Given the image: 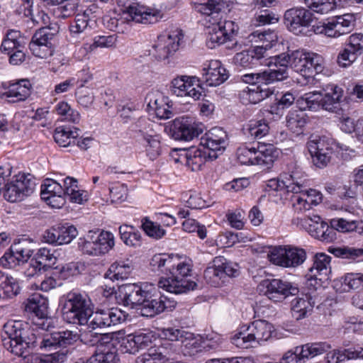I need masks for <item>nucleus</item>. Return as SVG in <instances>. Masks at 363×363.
<instances>
[{"label":"nucleus","instance_id":"46","mask_svg":"<svg viewBox=\"0 0 363 363\" xmlns=\"http://www.w3.org/2000/svg\"><path fill=\"white\" fill-rule=\"evenodd\" d=\"M310 231L312 235L322 241L332 242L336 238V232L325 222H320L318 225H310Z\"/></svg>","mask_w":363,"mask_h":363},{"label":"nucleus","instance_id":"53","mask_svg":"<svg viewBox=\"0 0 363 363\" xmlns=\"http://www.w3.org/2000/svg\"><path fill=\"white\" fill-rule=\"evenodd\" d=\"M23 79H18L15 82H9L3 84V89L0 91V96L11 99L9 100L11 102H16L21 101V82Z\"/></svg>","mask_w":363,"mask_h":363},{"label":"nucleus","instance_id":"5","mask_svg":"<svg viewBox=\"0 0 363 363\" xmlns=\"http://www.w3.org/2000/svg\"><path fill=\"white\" fill-rule=\"evenodd\" d=\"M115 245L114 236L108 232L102 230L99 233L89 230L78 242L79 250L85 255L100 256L108 253Z\"/></svg>","mask_w":363,"mask_h":363},{"label":"nucleus","instance_id":"27","mask_svg":"<svg viewBox=\"0 0 363 363\" xmlns=\"http://www.w3.org/2000/svg\"><path fill=\"white\" fill-rule=\"evenodd\" d=\"M331 257L324 253H317L313 257V264L309 268L306 277L308 280H319L323 281L328 279L330 273Z\"/></svg>","mask_w":363,"mask_h":363},{"label":"nucleus","instance_id":"9","mask_svg":"<svg viewBox=\"0 0 363 363\" xmlns=\"http://www.w3.org/2000/svg\"><path fill=\"white\" fill-rule=\"evenodd\" d=\"M123 18L138 23L152 24L157 23L162 16L161 11L139 1L128 2L123 11Z\"/></svg>","mask_w":363,"mask_h":363},{"label":"nucleus","instance_id":"21","mask_svg":"<svg viewBox=\"0 0 363 363\" xmlns=\"http://www.w3.org/2000/svg\"><path fill=\"white\" fill-rule=\"evenodd\" d=\"M77 234V229L74 225L59 224L48 229L43 238L46 242L57 246L70 243Z\"/></svg>","mask_w":363,"mask_h":363},{"label":"nucleus","instance_id":"15","mask_svg":"<svg viewBox=\"0 0 363 363\" xmlns=\"http://www.w3.org/2000/svg\"><path fill=\"white\" fill-rule=\"evenodd\" d=\"M171 84L172 91L177 96L194 100H198L201 96V88L196 77L182 75L174 78Z\"/></svg>","mask_w":363,"mask_h":363},{"label":"nucleus","instance_id":"42","mask_svg":"<svg viewBox=\"0 0 363 363\" xmlns=\"http://www.w3.org/2000/svg\"><path fill=\"white\" fill-rule=\"evenodd\" d=\"M222 260L220 258L215 257L203 273L206 281L215 287L219 286L224 281L222 277L223 272L219 269L223 264Z\"/></svg>","mask_w":363,"mask_h":363},{"label":"nucleus","instance_id":"59","mask_svg":"<svg viewBox=\"0 0 363 363\" xmlns=\"http://www.w3.org/2000/svg\"><path fill=\"white\" fill-rule=\"evenodd\" d=\"M57 113L62 117V120L77 123L79 121V113L72 109L68 103L60 101L55 106Z\"/></svg>","mask_w":363,"mask_h":363},{"label":"nucleus","instance_id":"29","mask_svg":"<svg viewBox=\"0 0 363 363\" xmlns=\"http://www.w3.org/2000/svg\"><path fill=\"white\" fill-rule=\"evenodd\" d=\"M342 89L335 84H328L323 89L320 101L323 109L330 112H337L340 108V99L342 97Z\"/></svg>","mask_w":363,"mask_h":363},{"label":"nucleus","instance_id":"2","mask_svg":"<svg viewBox=\"0 0 363 363\" xmlns=\"http://www.w3.org/2000/svg\"><path fill=\"white\" fill-rule=\"evenodd\" d=\"M48 300L40 294H33L28 298V303L24 307V317L26 313H30L33 316L32 323L37 328H29L26 331V337H24V343L28 348H35L38 345V339H40L41 331H49L54 328L51 318H47Z\"/></svg>","mask_w":363,"mask_h":363},{"label":"nucleus","instance_id":"30","mask_svg":"<svg viewBox=\"0 0 363 363\" xmlns=\"http://www.w3.org/2000/svg\"><path fill=\"white\" fill-rule=\"evenodd\" d=\"M350 359H363V348L330 350L326 352L325 357L326 363H342Z\"/></svg>","mask_w":363,"mask_h":363},{"label":"nucleus","instance_id":"51","mask_svg":"<svg viewBox=\"0 0 363 363\" xmlns=\"http://www.w3.org/2000/svg\"><path fill=\"white\" fill-rule=\"evenodd\" d=\"M320 93L309 92L305 94L297 101L299 108L302 111H317L320 107Z\"/></svg>","mask_w":363,"mask_h":363},{"label":"nucleus","instance_id":"26","mask_svg":"<svg viewBox=\"0 0 363 363\" xmlns=\"http://www.w3.org/2000/svg\"><path fill=\"white\" fill-rule=\"evenodd\" d=\"M202 81L210 86H216L225 82L228 72L218 60H211L208 67L202 69Z\"/></svg>","mask_w":363,"mask_h":363},{"label":"nucleus","instance_id":"3","mask_svg":"<svg viewBox=\"0 0 363 363\" xmlns=\"http://www.w3.org/2000/svg\"><path fill=\"white\" fill-rule=\"evenodd\" d=\"M93 309L94 304L86 294L69 292L65 298L62 318L68 323L85 325L93 314Z\"/></svg>","mask_w":363,"mask_h":363},{"label":"nucleus","instance_id":"17","mask_svg":"<svg viewBox=\"0 0 363 363\" xmlns=\"http://www.w3.org/2000/svg\"><path fill=\"white\" fill-rule=\"evenodd\" d=\"M146 295L147 297L140 308V312L143 316L154 317L166 310L172 311L176 307L177 302L167 296L156 297L149 290Z\"/></svg>","mask_w":363,"mask_h":363},{"label":"nucleus","instance_id":"48","mask_svg":"<svg viewBox=\"0 0 363 363\" xmlns=\"http://www.w3.org/2000/svg\"><path fill=\"white\" fill-rule=\"evenodd\" d=\"M306 123V116L301 112L292 111L286 116V126L291 132L296 135H300L303 133Z\"/></svg>","mask_w":363,"mask_h":363},{"label":"nucleus","instance_id":"12","mask_svg":"<svg viewBox=\"0 0 363 363\" xmlns=\"http://www.w3.org/2000/svg\"><path fill=\"white\" fill-rule=\"evenodd\" d=\"M264 294L274 302H281L289 296L298 293V288L292 283L279 279L264 280L261 284Z\"/></svg>","mask_w":363,"mask_h":363},{"label":"nucleus","instance_id":"23","mask_svg":"<svg viewBox=\"0 0 363 363\" xmlns=\"http://www.w3.org/2000/svg\"><path fill=\"white\" fill-rule=\"evenodd\" d=\"M23 323L21 320L9 321L4 325L6 333L9 335V341L4 340V345H9L11 352L18 357L23 356Z\"/></svg>","mask_w":363,"mask_h":363},{"label":"nucleus","instance_id":"58","mask_svg":"<svg viewBox=\"0 0 363 363\" xmlns=\"http://www.w3.org/2000/svg\"><path fill=\"white\" fill-rule=\"evenodd\" d=\"M342 284L347 289L344 290H361L363 289V274L362 273H347L341 278Z\"/></svg>","mask_w":363,"mask_h":363},{"label":"nucleus","instance_id":"64","mask_svg":"<svg viewBox=\"0 0 363 363\" xmlns=\"http://www.w3.org/2000/svg\"><path fill=\"white\" fill-rule=\"evenodd\" d=\"M34 257L44 271L48 267L54 264L56 260V257L53 256V255L50 253V250L47 248L38 250Z\"/></svg>","mask_w":363,"mask_h":363},{"label":"nucleus","instance_id":"4","mask_svg":"<svg viewBox=\"0 0 363 363\" xmlns=\"http://www.w3.org/2000/svg\"><path fill=\"white\" fill-rule=\"evenodd\" d=\"M274 332V326L264 320H257L234 335L231 342L240 348L252 347L253 343L261 344L269 340Z\"/></svg>","mask_w":363,"mask_h":363},{"label":"nucleus","instance_id":"35","mask_svg":"<svg viewBox=\"0 0 363 363\" xmlns=\"http://www.w3.org/2000/svg\"><path fill=\"white\" fill-rule=\"evenodd\" d=\"M26 4L29 8L24 9V26H26L27 29H32L34 27H38V30L45 29L44 26L48 23L49 18L48 15L38 9L34 13L30 9V0H26Z\"/></svg>","mask_w":363,"mask_h":363},{"label":"nucleus","instance_id":"60","mask_svg":"<svg viewBox=\"0 0 363 363\" xmlns=\"http://www.w3.org/2000/svg\"><path fill=\"white\" fill-rule=\"evenodd\" d=\"M307 62V67H306V71L303 72V75H311L313 72L318 74L323 71L324 60L320 55L310 52V56H308Z\"/></svg>","mask_w":363,"mask_h":363},{"label":"nucleus","instance_id":"31","mask_svg":"<svg viewBox=\"0 0 363 363\" xmlns=\"http://www.w3.org/2000/svg\"><path fill=\"white\" fill-rule=\"evenodd\" d=\"M22 262L23 245L21 243V240L18 239L11 245L9 251L0 258V264L5 268L18 270Z\"/></svg>","mask_w":363,"mask_h":363},{"label":"nucleus","instance_id":"44","mask_svg":"<svg viewBox=\"0 0 363 363\" xmlns=\"http://www.w3.org/2000/svg\"><path fill=\"white\" fill-rule=\"evenodd\" d=\"M186 157V165L192 171H198L205 164L208 155L207 152L200 147L198 148L192 147L187 151Z\"/></svg>","mask_w":363,"mask_h":363},{"label":"nucleus","instance_id":"37","mask_svg":"<svg viewBox=\"0 0 363 363\" xmlns=\"http://www.w3.org/2000/svg\"><path fill=\"white\" fill-rule=\"evenodd\" d=\"M332 347L326 342L307 343L297 347L298 354L302 361L313 358L331 350Z\"/></svg>","mask_w":363,"mask_h":363},{"label":"nucleus","instance_id":"24","mask_svg":"<svg viewBox=\"0 0 363 363\" xmlns=\"http://www.w3.org/2000/svg\"><path fill=\"white\" fill-rule=\"evenodd\" d=\"M50 36L46 29H39L35 33L28 45L29 50L33 55L42 59L52 55Z\"/></svg>","mask_w":363,"mask_h":363},{"label":"nucleus","instance_id":"45","mask_svg":"<svg viewBox=\"0 0 363 363\" xmlns=\"http://www.w3.org/2000/svg\"><path fill=\"white\" fill-rule=\"evenodd\" d=\"M313 307V303L311 302V298L307 295L305 297H297L291 302L292 315L296 320L302 319Z\"/></svg>","mask_w":363,"mask_h":363},{"label":"nucleus","instance_id":"25","mask_svg":"<svg viewBox=\"0 0 363 363\" xmlns=\"http://www.w3.org/2000/svg\"><path fill=\"white\" fill-rule=\"evenodd\" d=\"M286 76V73L285 70H276L275 67L273 66V68L269 67L262 72L245 74L241 78L242 80L247 84H255L262 83L267 85L284 81Z\"/></svg>","mask_w":363,"mask_h":363},{"label":"nucleus","instance_id":"36","mask_svg":"<svg viewBox=\"0 0 363 363\" xmlns=\"http://www.w3.org/2000/svg\"><path fill=\"white\" fill-rule=\"evenodd\" d=\"M279 150L272 144L259 145L257 148V165H260L266 169L272 167L277 159Z\"/></svg>","mask_w":363,"mask_h":363},{"label":"nucleus","instance_id":"61","mask_svg":"<svg viewBox=\"0 0 363 363\" xmlns=\"http://www.w3.org/2000/svg\"><path fill=\"white\" fill-rule=\"evenodd\" d=\"M303 3L310 11L324 14L332 11L330 0H303Z\"/></svg>","mask_w":363,"mask_h":363},{"label":"nucleus","instance_id":"52","mask_svg":"<svg viewBox=\"0 0 363 363\" xmlns=\"http://www.w3.org/2000/svg\"><path fill=\"white\" fill-rule=\"evenodd\" d=\"M227 144H218V142L211 140L208 137L202 136L200 139L199 147L207 152L208 158L216 160L218 157V152L225 148Z\"/></svg>","mask_w":363,"mask_h":363},{"label":"nucleus","instance_id":"55","mask_svg":"<svg viewBox=\"0 0 363 363\" xmlns=\"http://www.w3.org/2000/svg\"><path fill=\"white\" fill-rule=\"evenodd\" d=\"M237 158L242 164L256 165L257 160V148L246 146L240 147L237 150Z\"/></svg>","mask_w":363,"mask_h":363},{"label":"nucleus","instance_id":"40","mask_svg":"<svg viewBox=\"0 0 363 363\" xmlns=\"http://www.w3.org/2000/svg\"><path fill=\"white\" fill-rule=\"evenodd\" d=\"M220 18L215 23H208V35L206 39V45L209 48H214L217 45L223 44L227 40H229L228 38L224 33L223 30L219 25V22L221 23Z\"/></svg>","mask_w":363,"mask_h":363},{"label":"nucleus","instance_id":"22","mask_svg":"<svg viewBox=\"0 0 363 363\" xmlns=\"http://www.w3.org/2000/svg\"><path fill=\"white\" fill-rule=\"evenodd\" d=\"M193 2L195 10L205 16L206 25L215 23L225 16L222 0H193Z\"/></svg>","mask_w":363,"mask_h":363},{"label":"nucleus","instance_id":"13","mask_svg":"<svg viewBox=\"0 0 363 363\" xmlns=\"http://www.w3.org/2000/svg\"><path fill=\"white\" fill-rule=\"evenodd\" d=\"M125 320V315L123 311L116 308L108 309H98L94 312L88 320V329L94 330L103 329L111 325H117Z\"/></svg>","mask_w":363,"mask_h":363},{"label":"nucleus","instance_id":"11","mask_svg":"<svg viewBox=\"0 0 363 363\" xmlns=\"http://www.w3.org/2000/svg\"><path fill=\"white\" fill-rule=\"evenodd\" d=\"M354 17L350 13L337 16L317 26L315 31L330 38H338L350 33L354 27Z\"/></svg>","mask_w":363,"mask_h":363},{"label":"nucleus","instance_id":"18","mask_svg":"<svg viewBox=\"0 0 363 363\" xmlns=\"http://www.w3.org/2000/svg\"><path fill=\"white\" fill-rule=\"evenodd\" d=\"M172 131L176 140L189 141L203 133V125L191 118L181 117L174 120Z\"/></svg>","mask_w":363,"mask_h":363},{"label":"nucleus","instance_id":"1","mask_svg":"<svg viewBox=\"0 0 363 363\" xmlns=\"http://www.w3.org/2000/svg\"><path fill=\"white\" fill-rule=\"evenodd\" d=\"M153 271H159L165 276L158 281V286L172 294H182L194 290L197 284L191 280L192 263L190 259L182 260L177 255H155L150 263Z\"/></svg>","mask_w":363,"mask_h":363},{"label":"nucleus","instance_id":"7","mask_svg":"<svg viewBox=\"0 0 363 363\" xmlns=\"http://www.w3.org/2000/svg\"><path fill=\"white\" fill-rule=\"evenodd\" d=\"M308 56H310V52L303 50H296L291 52L281 53L270 58L269 61L266 62V65L268 66L273 65L276 70H285L286 73L285 80L289 77V65L294 68L296 72L303 74V72L306 71V67H307Z\"/></svg>","mask_w":363,"mask_h":363},{"label":"nucleus","instance_id":"14","mask_svg":"<svg viewBox=\"0 0 363 363\" xmlns=\"http://www.w3.org/2000/svg\"><path fill=\"white\" fill-rule=\"evenodd\" d=\"M313 20L312 12L303 7L289 9L284 15L285 25L291 32L295 34H299L303 28L309 27Z\"/></svg>","mask_w":363,"mask_h":363},{"label":"nucleus","instance_id":"16","mask_svg":"<svg viewBox=\"0 0 363 363\" xmlns=\"http://www.w3.org/2000/svg\"><path fill=\"white\" fill-rule=\"evenodd\" d=\"M303 174L296 169L291 173H284L280 178L269 180L267 186L274 191L285 189L287 192L298 194L303 191Z\"/></svg>","mask_w":363,"mask_h":363},{"label":"nucleus","instance_id":"50","mask_svg":"<svg viewBox=\"0 0 363 363\" xmlns=\"http://www.w3.org/2000/svg\"><path fill=\"white\" fill-rule=\"evenodd\" d=\"M23 176L15 182H11L5 185L6 189L4 194L5 199L9 202L21 201L23 196Z\"/></svg>","mask_w":363,"mask_h":363},{"label":"nucleus","instance_id":"62","mask_svg":"<svg viewBox=\"0 0 363 363\" xmlns=\"http://www.w3.org/2000/svg\"><path fill=\"white\" fill-rule=\"evenodd\" d=\"M90 10H86L83 13H78L75 16V21L70 26V30L73 33H80L86 30L89 26Z\"/></svg>","mask_w":363,"mask_h":363},{"label":"nucleus","instance_id":"41","mask_svg":"<svg viewBox=\"0 0 363 363\" xmlns=\"http://www.w3.org/2000/svg\"><path fill=\"white\" fill-rule=\"evenodd\" d=\"M79 131L78 128L72 130L69 128L60 126L55 129L53 137L60 146L67 147L75 145L76 139L79 135Z\"/></svg>","mask_w":363,"mask_h":363},{"label":"nucleus","instance_id":"49","mask_svg":"<svg viewBox=\"0 0 363 363\" xmlns=\"http://www.w3.org/2000/svg\"><path fill=\"white\" fill-rule=\"evenodd\" d=\"M344 190L345 191L340 195V197L343 199L342 209L354 214L358 208L356 188L345 186Z\"/></svg>","mask_w":363,"mask_h":363},{"label":"nucleus","instance_id":"39","mask_svg":"<svg viewBox=\"0 0 363 363\" xmlns=\"http://www.w3.org/2000/svg\"><path fill=\"white\" fill-rule=\"evenodd\" d=\"M274 91L269 88H262L257 86L253 89L243 90L240 94V98L243 104H256L266 98L272 95Z\"/></svg>","mask_w":363,"mask_h":363},{"label":"nucleus","instance_id":"20","mask_svg":"<svg viewBox=\"0 0 363 363\" xmlns=\"http://www.w3.org/2000/svg\"><path fill=\"white\" fill-rule=\"evenodd\" d=\"M145 101L149 111H153L160 119H169L174 116L169 100L163 94L157 90L150 91L146 97Z\"/></svg>","mask_w":363,"mask_h":363},{"label":"nucleus","instance_id":"63","mask_svg":"<svg viewBox=\"0 0 363 363\" xmlns=\"http://www.w3.org/2000/svg\"><path fill=\"white\" fill-rule=\"evenodd\" d=\"M57 194H65L63 187L56 181L48 179L44 184L41 185V199L48 196H52Z\"/></svg>","mask_w":363,"mask_h":363},{"label":"nucleus","instance_id":"8","mask_svg":"<svg viewBox=\"0 0 363 363\" xmlns=\"http://www.w3.org/2000/svg\"><path fill=\"white\" fill-rule=\"evenodd\" d=\"M183 38V32L178 28L170 29L160 35L152 46L154 56L158 60L167 59L179 50Z\"/></svg>","mask_w":363,"mask_h":363},{"label":"nucleus","instance_id":"19","mask_svg":"<svg viewBox=\"0 0 363 363\" xmlns=\"http://www.w3.org/2000/svg\"><path fill=\"white\" fill-rule=\"evenodd\" d=\"M148 290L136 284H128L118 288V296L123 306L140 309Z\"/></svg>","mask_w":363,"mask_h":363},{"label":"nucleus","instance_id":"56","mask_svg":"<svg viewBox=\"0 0 363 363\" xmlns=\"http://www.w3.org/2000/svg\"><path fill=\"white\" fill-rule=\"evenodd\" d=\"M246 130L253 138L261 139L268 134L269 127L264 121H252L247 125Z\"/></svg>","mask_w":363,"mask_h":363},{"label":"nucleus","instance_id":"6","mask_svg":"<svg viewBox=\"0 0 363 363\" xmlns=\"http://www.w3.org/2000/svg\"><path fill=\"white\" fill-rule=\"evenodd\" d=\"M269 261L277 266L295 268L301 265L306 259L304 249L293 245L278 246L268 255Z\"/></svg>","mask_w":363,"mask_h":363},{"label":"nucleus","instance_id":"32","mask_svg":"<svg viewBox=\"0 0 363 363\" xmlns=\"http://www.w3.org/2000/svg\"><path fill=\"white\" fill-rule=\"evenodd\" d=\"M160 335L169 341H180L185 347H194L198 345L194 335L191 333L186 332L183 329L175 328H163Z\"/></svg>","mask_w":363,"mask_h":363},{"label":"nucleus","instance_id":"28","mask_svg":"<svg viewBox=\"0 0 363 363\" xmlns=\"http://www.w3.org/2000/svg\"><path fill=\"white\" fill-rule=\"evenodd\" d=\"M174 350L171 344L166 342L161 345L151 347L148 351L138 358V363H166L172 359Z\"/></svg>","mask_w":363,"mask_h":363},{"label":"nucleus","instance_id":"34","mask_svg":"<svg viewBox=\"0 0 363 363\" xmlns=\"http://www.w3.org/2000/svg\"><path fill=\"white\" fill-rule=\"evenodd\" d=\"M133 265L130 260H119L113 262L105 274V278L111 281L127 279L132 271Z\"/></svg>","mask_w":363,"mask_h":363},{"label":"nucleus","instance_id":"33","mask_svg":"<svg viewBox=\"0 0 363 363\" xmlns=\"http://www.w3.org/2000/svg\"><path fill=\"white\" fill-rule=\"evenodd\" d=\"M340 147L342 150H347L348 148L345 145H339L332 138L327 137H321L318 140H310L308 143V149L310 155H316L320 153H329L332 155L335 147Z\"/></svg>","mask_w":363,"mask_h":363},{"label":"nucleus","instance_id":"38","mask_svg":"<svg viewBox=\"0 0 363 363\" xmlns=\"http://www.w3.org/2000/svg\"><path fill=\"white\" fill-rule=\"evenodd\" d=\"M143 140V146L146 155L154 160L161 154L162 147L160 138L158 135H150L143 130L139 131Z\"/></svg>","mask_w":363,"mask_h":363},{"label":"nucleus","instance_id":"47","mask_svg":"<svg viewBox=\"0 0 363 363\" xmlns=\"http://www.w3.org/2000/svg\"><path fill=\"white\" fill-rule=\"evenodd\" d=\"M119 233L123 242L128 246L138 247L141 244V235L133 226L123 225L120 226Z\"/></svg>","mask_w":363,"mask_h":363},{"label":"nucleus","instance_id":"57","mask_svg":"<svg viewBox=\"0 0 363 363\" xmlns=\"http://www.w3.org/2000/svg\"><path fill=\"white\" fill-rule=\"evenodd\" d=\"M328 251L337 257L355 259L363 255V249L352 247H330Z\"/></svg>","mask_w":363,"mask_h":363},{"label":"nucleus","instance_id":"54","mask_svg":"<svg viewBox=\"0 0 363 363\" xmlns=\"http://www.w3.org/2000/svg\"><path fill=\"white\" fill-rule=\"evenodd\" d=\"M33 251V249L28 250L26 254L28 259L24 260V275L28 278L35 277L36 279L41 274L43 269L40 266L35 257L30 259Z\"/></svg>","mask_w":363,"mask_h":363},{"label":"nucleus","instance_id":"43","mask_svg":"<svg viewBox=\"0 0 363 363\" xmlns=\"http://www.w3.org/2000/svg\"><path fill=\"white\" fill-rule=\"evenodd\" d=\"M1 51L9 52L16 49H23V35L18 30H9L2 41Z\"/></svg>","mask_w":363,"mask_h":363},{"label":"nucleus","instance_id":"10","mask_svg":"<svg viewBox=\"0 0 363 363\" xmlns=\"http://www.w3.org/2000/svg\"><path fill=\"white\" fill-rule=\"evenodd\" d=\"M354 17L350 13L337 16L317 26L315 31L330 38H338L350 33L354 27Z\"/></svg>","mask_w":363,"mask_h":363}]
</instances>
